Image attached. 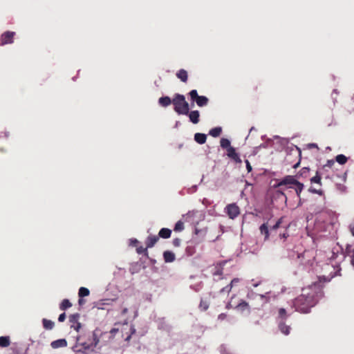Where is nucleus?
<instances>
[{"instance_id":"nucleus-1","label":"nucleus","mask_w":354,"mask_h":354,"mask_svg":"<svg viewBox=\"0 0 354 354\" xmlns=\"http://www.w3.org/2000/svg\"><path fill=\"white\" fill-rule=\"evenodd\" d=\"M266 295L257 294L253 291L249 292L247 298L250 302H247L243 299H239L234 306V309L241 313H250L251 308L260 310L270 301L269 297Z\"/></svg>"},{"instance_id":"nucleus-2","label":"nucleus","mask_w":354,"mask_h":354,"mask_svg":"<svg viewBox=\"0 0 354 354\" xmlns=\"http://www.w3.org/2000/svg\"><path fill=\"white\" fill-rule=\"evenodd\" d=\"M302 291V294L292 301V306L296 311L300 313H308L310 309L316 305L317 300L314 293H306L305 290Z\"/></svg>"},{"instance_id":"nucleus-3","label":"nucleus","mask_w":354,"mask_h":354,"mask_svg":"<svg viewBox=\"0 0 354 354\" xmlns=\"http://www.w3.org/2000/svg\"><path fill=\"white\" fill-rule=\"evenodd\" d=\"M283 186H287L288 188H293L299 198H300L301 193L304 187L303 183L299 182L295 178V176L290 175L286 176L277 185H274L276 188L279 189Z\"/></svg>"},{"instance_id":"nucleus-4","label":"nucleus","mask_w":354,"mask_h":354,"mask_svg":"<svg viewBox=\"0 0 354 354\" xmlns=\"http://www.w3.org/2000/svg\"><path fill=\"white\" fill-rule=\"evenodd\" d=\"M91 339L88 340V342H81L80 337H77L76 345L74 346V351L75 352H82L84 353L88 350H93L95 347L99 343L98 335L96 331L92 333Z\"/></svg>"},{"instance_id":"nucleus-5","label":"nucleus","mask_w":354,"mask_h":354,"mask_svg":"<svg viewBox=\"0 0 354 354\" xmlns=\"http://www.w3.org/2000/svg\"><path fill=\"white\" fill-rule=\"evenodd\" d=\"M174 111L179 115H187L189 111L188 102L183 95L176 94L172 100Z\"/></svg>"},{"instance_id":"nucleus-6","label":"nucleus","mask_w":354,"mask_h":354,"mask_svg":"<svg viewBox=\"0 0 354 354\" xmlns=\"http://www.w3.org/2000/svg\"><path fill=\"white\" fill-rule=\"evenodd\" d=\"M224 212L230 219H234L241 213L239 207L235 203L228 204L224 209Z\"/></svg>"},{"instance_id":"nucleus-7","label":"nucleus","mask_w":354,"mask_h":354,"mask_svg":"<svg viewBox=\"0 0 354 354\" xmlns=\"http://www.w3.org/2000/svg\"><path fill=\"white\" fill-rule=\"evenodd\" d=\"M189 95L193 102H196L198 106H204L208 103V98L203 95H198L196 90H192Z\"/></svg>"},{"instance_id":"nucleus-8","label":"nucleus","mask_w":354,"mask_h":354,"mask_svg":"<svg viewBox=\"0 0 354 354\" xmlns=\"http://www.w3.org/2000/svg\"><path fill=\"white\" fill-rule=\"evenodd\" d=\"M15 32L12 31H6L3 32L0 37L1 45H6L12 44L14 41V37Z\"/></svg>"},{"instance_id":"nucleus-9","label":"nucleus","mask_w":354,"mask_h":354,"mask_svg":"<svg viewBox=\"0 0 354 354\" xmlns=\"http://www.w3.org/2000/svg\"><path fill=\"white\" fill-rule=\"evenodd\" d=\"M80 315L75 313L69 316V322L71 324V327L73 328L76 331H79L81 328V324L78 322Z\"/></svg>"},{"instance_id":"nucleus-10","label":"nucleus","mask_w":354,"mask_h":354,"mask_svg":"<svg viewBox=\"0 0 354 354\" xmlns=\"http://www.w3.org/2000/svg\"><path fill=\"white\" fill-rule=\"evenodd\" d=\"M227 156L229 158L234 160L237 163H241V160L239 156V154L236 152V150L234 147H228V149H227Z\"/></svg>"},{"instance_id":"nucleus-11","label":"nucleus","mask_w":354,"mask_h":354,"mask_svg":"<svg viewBox=\"0 0 354 354\" xmlns=\"http://www.w3.org/2000/svg\"><path fill=\"white\" fill-rule=\"evenodd\" d=\"M159 241V237L156 235H149L145 241L147 248H151Z\"/></svg>"},{"instance_id":"nucleus-12","label":"nucleus","mask_w":354,"mask_h":354,"mask_svg":"<svg viewBox=\"0 0 354 354\" xmlns=\"http://www.w3.org/2000/svg\"><path fill=\"white\" fill-rule=\"evenodd\" d=\"M50 346L54 349L66 347L67 346V341L65 339H59L53 341L50 343Z\"/></svg>"},{"instance_id":"nucleus-13","label":"nucleus","mask_w":354,"mask_h":354,"mask_svg":"<svg viewBox=\"0 0 354 354\" xmlns=\"http://www.w3.org/2000/svg\"><path fill=\"white\" fill-rule=\"evenodd\" d=\"M310 168L309 167H303L295 176V178H308L310 176Z\"/></svg>"},{"instance_id":"nucleus-14","label":"nucleus","mask_w":354,"mask_h":354,"mask_svg":"<svg viewBox=\"0 0 354 354\" xmlns=\"http://www.w3.org/2000/svg\"><path fill=\"white\" fill-rule=\"evenodd\" d=\"M163 259L165 263H172L176 259L175 254L169 250L163 252Z\"/></svg>"},{"instance_id":"nucleus-15","label":"nucleus","mask_w":354,"mask_h":354,"mask_svg":"<svg viewBox=\"0 0 354 354\" xmlns=\"http://www.w3.org/2000/svg\"><path fill=\"white\" fill-rule=\"evenodd\" d=\"M187 115H189V120L192 122L194 124L198 123L200 116L198 111H192L191 112L189 111Z\"/></svg>"},{"instance_id":"nucleus-16","label":"nucleus","mask_w":354,"mask_h":354,"mask_svg":"<svg viewBox=\"0 0 354 354\" xmlns=\"http://www.w3.org/2000/svg\"><path fill=\"white\" fill-rule=\"evenodd\" d=\"M260 232L262 235H264V241H267L270 236V231L267 223L262 224L259 227Z\"/></svg>"},{"instance_id":"nucleus-17","label":"nucleus","mask_w":354,"mask_h":354,"mask_svg":"<svg viewBox=\"0 0 354 354\" xmlns=\"http://www.w3.org/2000/svg\"><path fill=\"white\" fill-rule=\"evenodd\" d=\"M176 77L180 79L183 82H187L188 79V74L185 69H180L176 73Z\"/></svg>"},{"instance_id":"nucleus-18","label":"nucleus","mask_w":354,"mask_h":354,"mask_svg":"<svg viewBox=\"0 0 354 354\" xmlns=\"http://www.w3.org/2000/svg\"><path fill=\"white\" fill-rule=\"evenodd\" d=\"M279 328L283 334H284L286 335H288L290 334V326L286 325L283 321H281L279 322Z\"/></svg>"},{"instance_id":"nucleus-19","label":"nucleus","mask_w":354,"mask_h":354,"mask_svg":"<svg viewBox=\"0 0 354 354\" xmlns=\"http://www.w3.org/2000/svg\"><path fill=\"white\" fill-rule=\"evenodd\" d=\"M171 230L169 228H162L158 233V236L162 239H169L171 236Z\"/></svg>"},{"instance_id":"nucleus-20","label":"nucleus","mask_w":354,"mask_h":354,"mask_svg":"<svg viewBox=\"0 0 354 354\" xmlns=\"http://www.w3.org/2000/svg\"><path fill=\"white\" fill-rule=\"evenodd\" d=\"M194 140L198 144H204L206 142L207 136L204 133H196L194 135Z\"/></svg>"},{"instance_id":"nucleus-21","label":"nucleus","mask_w":354,"mask_h":354,"mask_svg":"<svg viewBox=\"0 0 354 354\" xmlns=\"http://www.w3.org/2000/svg\"><path fill=\"white\" fill-rule=\"evenodd\" d=\"M158 102L161 106L166 107V106L170 105L171 103H172V100L170 99L169 97L165 96V97H160L158 100Z\"/></svg>"},{"instance_id":"nucleus-22","label":"nucleus","mask_w":354,"mask_h":354,"mask_svg":"<svg viewBox=\"0 0 354 354\" xmlns=\"http://www.w3.org/2000/svg\"><path fill=\"white\" fill-rule=\"evenodd\" d=\"M224 264V262H221V263H217L216 266H215V270L213 272V275L214 276H221L223 274V266Z\"/></svg>"},{"instance_id":"nucleus-23","label":"nucleus","mask_w":354,"mask_h":354,"mask_svg":"<svg viewBox=\"0 0 354 354\" xmlns=\"http://www.w3.org/2000/svg\"><path fill=\"white\" fill-rule=\"evenodd\" d=\"M42 324H43V326L45 329L46 330H51L53 328L54 326H55V323L50 320V319H47L46 318H44L42 319Z\"/></svg>"},{"instance_id":"nucleus-24","label":"nucleus","mask_w":354,"mask_h":354,"mask_svg":"<svg viewBox=\"0 0 354 354\" xmlns=\"http://www.w3.org/2000/svg\"><path fill=\"white\" fill-rule=\"evenodd\" d=\"M10 344V337L8 336L0 337V346L2 348L8 347Z\"/></svg>"},{"instance_id":"nucleus-25","label":"nucleus","mask_w":354,"mask_h":354,"mask_svg":"<svg viewBox=\"0 0 354 354\" xmlns=\"http://www.w3.org/2000/svg\"><path fill=\"white\" fill-rule=\"evenodd\" d=\"M221 132H222V128L220 127H214V128L212 129L209 131V134L214 138H216L221 135Z\"/></svg>"},{"instance_id":"nucleus-26","label":"nucleus","mask_w":354,"mask_h":354,"mask_svg":"<svg viewBox=\"0 0 354 354\" xmlns=\"http://www.w3.org/2000/svg\"><path fill=\"white\" fill-rule=\"evenodd\" d=\"M71 306H72V304L70 302V301L67 299H64V300H62V303L60 304L59 308L62 310H65L67 308L71 307Z\"/></svg>"},{"instance_id":"nucleus-27","label":"nucleus","mask_w":354,"mask_h":354,"mask_svg":"<svg viewBox=\"0 0 354 354\" xmlns=\"http://www.w3.org/2000/svg\"><path fill=\"white\" fill-rule=\"evenodd\" d=\"M89 294H90L89 290L85 287H81L79 289V292H78L79 297L83 298L84 297L88 296Z\"/></svg>"},{"instance_id":"nucleus-28","label":"nucleus","mask_w":354,"mask_h":354,"mask_svg":"<svg viewBox=\"0 0 354 354\" xmlns=\"http://www.w3.org/2000/svg\"><path fill=\"white\" fill-rule=\"evenodd\" d=\"M311 183H316L322 185V177L318 171L316 172V175L310 178Z\"/></svg>"},{"instance_id":"nucleus-29","label":"nucleus","mask_w":354,"mask_h":354,"mask_svg":"<svg viewBox=\"0 0 354 354\" xmlns=\"http://www.w3.org/2000/svg\"><path fill=\"white\" fill-rule=\"evenodd\" d=\"M236 298V295H233L230 301H228V303L226 304V306H225V308L227 309V310H230V309H232V308H234V306H236V303L234 302V299Z\"/></svg>"},{"instance_id":"nucleus-30","label":"nucleus","mask_w":354,"mask_h":354,"mask_svg":"<svg viewBox=\"0 0 354 354\" xmlns=\"http://www.w3.org/2000/svg\"><path fill=\"white\" fill-rule=\"evenodd\" d=\"M220 143H221V147L223 149H228V147H232L230 146V142L228 139L227 138H221V141H220Z\"/></svg>"},{"instance_id":"nucleus-31","label":"nucleus","mask_w":354,"mask_h":354,"mask_svg":"<svg viewBox=\"0 0 354 354\" xmlns=\"http://www.w3.org/2000/svg\"><path fill=\"white\" fill-rule=\"evenodd\" d=\"M336 161L340 165H344L347 162V158L343 154H339L335 158Z\"/></svg>"},{"instance_id":"nucleus-32","label":"nucleus","mask_w":354,"mask_h":354,"mask_svg":"<svg viewBox=\"0 0 354 354\" xmlns=\"http://www.w3.org/2000/svg\"><path fill=\"white\" fill-rule=\"evenodd\" d=\"M147 249L148 248H147V247L144 248L142 246H140L136 248V252L139 254H144L145 257H149V253H148Z\"/></svg>"},{"instance_id":"nucleus-33","label":"nucleus","mask_w":354,"mask_h":354,"mask_svg":"<svg viewBox=\"0 0 354 354\" xmlns=\"http://www.w3.org/2000/svg\"><path fill=\"white\" fill-rule=\"evenodd\" d=\"M209 308V304L207 301H204L203 299L201 300L200 304H199V308L202 311H205Z\"/></svg>"},{"instance_id":"nucleus-34","label":"nucleus","mask_w":354,"mask_h":354,"mask_svg":"<svg viewBox=\"0 0 354 354\" xmlns=\"http://www.w3.org/2000/svg\"><path fill=\"white\" fill-rule=\"evenodd\" d=\"M184 230V223L181 221H178L174 227V231L180 232Z\"/></svg>"},{"instance_id":"nucleus-35","label":"nucleus","mask_w":354,"mask_h":354,"mask_svg":"<svg viewBox=\"0 0 354 354\" xmlns=\"http://www.w3.org/2000/svg\"><path fill=\"white\" fill-rule=\"evenodd\" d=\"M346 252L351 259V265L354 267V248L353 250H351L349 247H347Z\"/></svg>"},{"instance_id":"nucleus-36","label":"nucleus","mask_w":354,"mask_h":354,"mask_svg":"<svg viewBox=\"0 0 354 354\" xmlns=\"http://www.w3.org/2000/svg\"><path fill=\"white\" fill-rule=\"evenodd\" d=\"M296 152H297V156L299 158V160H298L297 162L293 165L294 169H297L299 167L300 162H301V152L299 148H297Z\"/></svg>"},{"instance_id":"nucleus-37","label":"nucleus","mask_w":354,"mask_h":354,"mask_svg":"<svg viewBox=\"0 0 354 354\" xmlns=\"http://www.w3.org/2000/svg\"><path fill=\"white\" fill-rule=\"evenodd\" d=\"M279 317L283 320L287 318L286 310L285 308H281L279 310Z\"/></svg>"},{"instance_id":"nucleus-38","label":"nucleus","mask_w":354,"mask_h":354,"mask_svg":"<svg viewBox=\"0 0 354 354\" xmlns=\"http://www.w3.org/2000/svg\"><path fill=\"white\" fill-rule=\"evenodd\" d=\"M308 191L311 193H313V194H319V196H322L324 194V192L322 189H315L313 187H310Z\"/></svg>"},{"instance_id":"nucleus-39","label":"nucleus","mask_w":354,"mask_h":354,"mask_svg":"<svg viewBox=\"0 0 354 354\" xmlns=\"http://www.w3.org/2000/svg\"><path fill=\"white\" fill-rule=\"evenodd\" d=\"M282 218H279L276 223L270 228V231L272 232L278 229L281 223Z\"/></svg>"},{"instance_id":"nucleus-40","label":"nucleus","mask_w":354,"mask_h":354,"mask_svg":"<svg viewBox=\"0 0 354 354\" xmlns=\"http://www.w3.org/2000/svg\"><path fill=\"white\" fill-rule=\"evenodd\" d=\"M232 287L230 286V284L227 285L226 286H225L224 288H223L221 290H220V292H226L227 293H230L232 290Z\"/></svg>"},{"instance_id":"nucleus-41","label":"nucleus","mask_w":354,"mask_h":354,"mask_svg":"<svg viewBox=\"0 0 354 354\" xmlns=\"http://www.w3.org/2000/svg\"><path fill=\"white\" fill-rule=\"evenodd\" d=\"M181 243V239L179 238H176L173 240L172 244L174 247H179Z\"/></svg>"},{"instance_id":"nucleus-42","label":"nucleus","mask_w":354,"mask_h":354,"mask_svg":"<svg viewBox=\"0 0 354 354\" xmlns=\"http://www.w3.org/2000/svg\"><path fill=\"white\" fill-rule=\"evenodd\" d=\"M245 165H246V169L248 172H251L252 170V167L250 163V162L248 160H245Z\"/></svg>"},{"instance_id":"nucleus-43","label":"nucleus","mask_w":354,"mask_h":354,"mask_svg":"<svg viewBox=\"0 0 354 354\" xmlns=\"http://www.w3.org/2000/svg\"><path fill=\"white\" fill-rule=\"evenodd\" d=\"M239 282V278H234L229 284L232 288L234 285H236Z\"/></svg>"},{"instance_id":"nucleus-44","label":"nucleus","mask_w":354,"mask_h":354,"mask_svg":"<svg viewBox=\"0 0 354 354\" xmlns=\"http://www.w3.org/2000/svg\"><path fill=\"white\" fill-rule=\"evenodd\" d=\"M227 315L226 313H221L218 316V319L223 321V320L227 318Z\"/></svg>"},{"instance_id":"nucleus-45","label":"nucleus","mask_w":354,"mask_h":354,"mask_svg":"<svg viewBox=\"0 0 354 354\" xmlns=\"http://www.w3.org/2000/svg\"><path fill=\"white\" fill-rule=\"evenodd\" d=\"M66 319V314L64 313H62L61 315H59V317H58V321L60 322H64V320Z\"/></svg>"},{"instance_id":"nucleus-46","label":"nucleus","mask_w":354,"mask_h":354,"mask_svg":"<svg viewBox=\"0 0 354 354\" xmlns=\"http://www.w3.org/2000/svg\"><path fill=\"white\" fill-rule=\"evenodd\" d=\"M335 162L333 160H330L327 161V163L325 166L331 167L334 165Z\"/></svg>"},{"instance_id":"nucleus-47","label":"nucleus","mask_w":354,"mask_h":354,"mask_svg":"<svg viewBox=\"0 0 354 354\" xmlns=\"http://www.w3.org/2000/svg\"><path fill=\"white\" fill-rule=\"evenodd\" d=\"M349 229L351 234L354 236V224L350 225Z\"/></svg>"},{"instance_id":"nucleus-48","label":"nucleus","mask_w":354,"mask_h":354,"mask_svg":"<svg viewBox=\"0 0 354 354\" xmlns=\"http://www.w3.org/2000/svg\"><path fill=\"white\" fill-rule=\"evenodd\" d=\"M131 243L132 245L136 246V244L138 243V241L137 239H131Z\"/></svg>"},{"instance_id":"nucleus-49","label":"nucleus","mask_w":354,"mask_h":354,"mask_svg":"<svg viewBox=\"0 0 354 354\" xmlns=\"http://www.w3.org/2000/svg\"><path fill=\"white\" fill-rule=\"evenodd\" d=\"M118 330H118V328H112V329L110 330V333H111V335H115L116 333H118Z\"/></svg>"},{"instance_id":"nucleus-50","label":"nucleus","mask_w":354,"mask_h":354,"mask_svg":"<svg viewBox=\"0 0 354 354\" xmlns=\"http://www.w3.org/2000/svg\"><path fill=\"white\" fill-rule=\"evenodd\" d=\"M127 313H128V308H124L122 309L121 314H122V315H124Z\"/></svg>"},{"instance_id":"nucleus-51","label":"nucleus","mask_w":354,"mask_h":354,"mask_svg":"<svg viewBox=\"0 0 354 354\" xmlns=\"http://www.w3.org/2000/svg\"><path fill=\"white\" fill-rule=\"evenodd\" d=\"M78 303L80 305H82L85 303V301L83 299V298L80 297Z\"/></svg>"},{"instance_id":"nucleus-52","label":"nucleus","mask_w":354,"mask_h":354,"mask_svg":"<svg viewBox=\"0 0 354 354\" xmlns=\"http://www.w3.org/2000/svg\"><path fill=\"white\" fill-rule=\"evenodd\" d=\"M279 236L281 238L286 239L288 236V234L287 233H283V234H280Z\"/></svg>"},{"instance_id":"nucleus-53","label":"nucleus","mask_w":354,"mask_h":354,"mask_svg":"<svg viewBox=\"0 0 354 354\" xmlns=\"http://www.w3.org/2000/svg\"><path fill=\"white\" fill-rule=\"evenodd\" d=\"M322 279H324V281H326V278L324 277H319V283L322 282Z\"/></svg>"},{"instance_id":"nucleus-54","label":"nucleus","mask_w":354,"mask_h":354,"mask_svg":"<svg viewBox=\"0 0 354 354\" xmlns=\"http://www.w3.org/2000/svg\"><path fill=\"white\" fill-rule=\"evenodd\" d=\"M309 147L310 148H312V147H317V145L316 144H310L309 145Z\"/></svg>"},{"instance_id":"nucleus-55","label":"nucleus","mask_w":354,"mask_h":354,"mask_svg":"<svg viewBox=\"0 0 354 354\" xmlns=\"http://www.w3.org/2000/svg\"><path fill=\"white\" fill-rule=\"evenodd\" d=\"M131 333H134L136 332V329L133 327H131Z\"/></svg>"},{"instance_id":"nucleus-56","label":"nucleus","mask_w":354,"mask_h":354,"mask_svg":"<svg viewBox=\"0 0 354 354\" xmlns=\"http://www.w3.org/2000/svg\"><path fill=\"white\" fill-rule=\"evenodd\" d=\"M131 338V335H129V336H127L125 339L126 341H129Z\"/></svg>"},{"instance_id":"nucleus-57","label":"nucleus","mask_w":354,"mask_h":354,"mask_svg":"<svg viewBox=\"0 0 354 354\" xmlns=\"http://www.w3.org/2000/svg\"><path fill=\"white\" fill-rule=\"evenodd\" d=\"M281 189H283L281 188ZM278 192H280L281 194H283V193L282 190L279 189V190H278Z\"/></svg>"}]
</instances>
